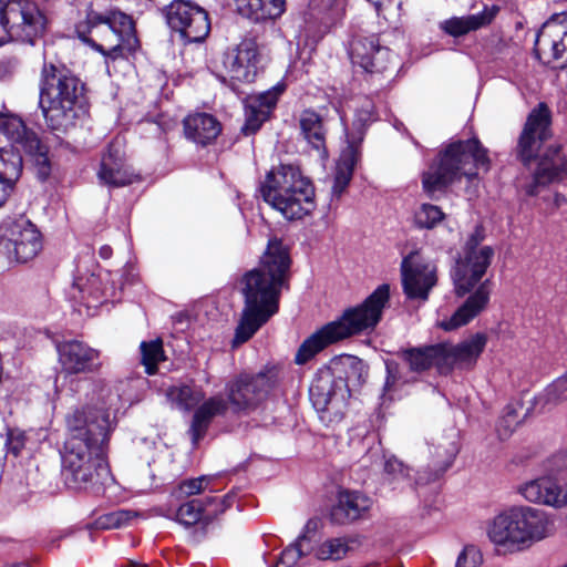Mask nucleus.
<instances>
[{
  "instance_id": "f257e3e1",
  "label": "nucleus",
  "mask_w": 567,
  "mask_h": 567,
  "mask_svg": "<svg viewBox=\"0 0 567 567\" xmlns=\"http://www.w3.org/2000/svg\"><path fill=\"white\" fill-rule=\"evenodd\" d=\"M115 395L104 381L93 383L95 406L75 410L66 417L68 437L62 452V478L75 491L96 488L112 481L106 462L111 429L109 408Z\"/></svg>"
},
{
  "instance_id": "f03ea898",
  "label": "nucleus",
  "mask_w": 567,
  "mask_h": 567,
  "mask_svg": "<svg viewBox=\"0 0 567 567\" xmlns=\"http://www.w3.org/2000/svg\"><path fill=\"white\" fill-rule=\"evenodd\" d=\"M389 301V286H379L361 305L346 309L340 318L324 324L298 349L296 363L303 364L326 347L373 329Z\"/></svg>"
},
{
  "instance_id": "7ed1b4c3",
  "label": "nucleus",
  "mask_w": 567,
  "mask_h": 567,
  "mask_svg": "<svg viewBox=\"0 0 567 567\" xmlns=\"http://www.w3.org/2000/svg\"><path fill=\"white\" fill-rule=\"evenodd\" d=\"M553 519L530 506H514L497 514L487 527L488 539L506 553H520L554 535Z\"/></svg>"
},
{
  "instance_id": "20e7f679",
  "label": "nucleus",
  "mask_w": 567,
  "mask_h": 567,
  "mask_svg": "<svg viewBox=\"0 0 567 567\" xmlns=\"http://www.w3.org/2000/svg\"><path fill=\"white\" fill-rule=\"evenodd\" d=\"M40 107L48 126L66 131L73 125L84 85L70 70L44 63L40 76Z\"/></svg>"
},
{
  "instance_id": "39448f33",
  "label": "nucleus",
  "mask_w": 567,
  "mask_h": 567,
  "mask_svg": "<svg viewBox=\"0 0 567 567\" xmlns=\"http://www.w3.org/2000/svg\"><path fill=\"white\" fill-rule=\"evenodd\" d=\"M0 132L13 143L10 147L0 148V182L12 190L22 172L20 148L32 157L39 178L47 179L51 173L48 148L33 132L25 128L21 118L0 113Z\"/></svg>"
},
{
  "instance_id": "423d86ee",
  "label": "nucleus",
  "mask_w": 567,
  "mask_h": 567,
  "mask_svg": "<svg viewBox=\"0 0 567 567\" xmlns=\"http://www.w3.org/2000/svg\"><path fill=\"white\" fill-rule=\"evenodd\" d=\"M487 151L476 138L450 144L422 175L423 190L433 197L461 177L473 178L478 171L488 169Z\"/></svg>"
},
{
  "instance_id": "0eeeda50",
  "label": "nucleus",
  "mask_w": 567,
  "mask_h": 567,
  "mask_svg": "<svg viewBox=\"0 0 567 567\" xmlns=\"http://www.w3.org/2000/svg\"><path fill=\"white\" fill-rule=\"evenodd\" d=\"M260 192L265 202L287 219H300L315 209V188L300 169L292 165H280L270 171Z\"/></svg>"
},
{
  "instance_id": "6e6552de",
  "label": "nucleus",
  "mask_w": 567,
  "mask_h": 567,
  "mask_svg": "<svg viewBox=\"0 0 567 567\" xmlns=\"http://www.w3.org/2000/svg\"><path fill=\"white\" fill-rule=\"evenodd\" d=\"M90 37L83 41L106 56L133 53L138 48V38L133 19L124 12L112 11L106 16L87 14Z\"/></svg>"
},
{
  "instance_id": "1a4fd4ad",
  "label": "nucleus",
  "mask_w": 567,
  "mask_h": 567,
  "mask_svg": "<svg viewBox=\"0 0 567 567\" xmlns=\"http://www.w3.org/2000/svg\"><path fill=\"white\" fill-rule=\"evenodd\" d=\"M241 292L245 297V308L236 329L235 346L248 341L278 310L277 286H245Z\"/></svg>"
},
{
  "instance_id": "9d476101",
  "label": "nucleus",
  "mask_w": 567,
  "mask_h": 567,
  "mask_svg": "<svg viewBox=\"0 0 567 567\" xmlns=\"http://www.w3.org/2000/svg\"><path fill=\"white\" fill-rule=\"evenodd\" d=\"M48 23L45 12L32 0H12L1 18L8 41L31 44L45 33Z\"/></svg>"
},
{
  "instance_id": "9b49d317",
  "label": "nucleus",
  "mask_w": 567,
  "mask_h": 567,
  "mask_svg": "<svg viewBox=\"0 0 567 567\" xmlns=\"http://www.w3.org/2000/svg\"><path fill=\"white\" fill-rule=\"evenodd\" d=\"M278 380L275 368H265L258 373H240L225 386L227 402L235 412L255 410Z\"/></svg>"
},
{
  "instance_id": "f8f14e48",
  "label": "nucleus",
  "mask_w": 567,
  "mask_h": 567,
  "mask_svg": "<svg viewBox=\"0 0 567 567\" xmlns=\"http://www.w3.org/2000/svg\"><path fill=\"white\" fill-rule=\"evenodd\" d=\"M41 249V234L29 219L20 216L4 224L0 251L4 250L9 259L25 262L34 258Z\"/></svg>"
},
{
  "instance_id": "ddd939ff",
  "label": "nucleus",
  "mask_w": 567,
  "mask_h": 567,
  "mask_svg": "<svg viewBox=\"0 0 567 567\" xmlns=\"http://www.w3.org/2000/svg\"><path fill=\"white\" fill-rule=\"evenodd\" d=\"M169 28L179 33L185 42H200L210 30L207 12L185 0H174L165 9Z\"/></svg>"
},
{
  "instance_id": "4468645a",
  "label": "nucleus",
  "mask_w": 567,
  "mask_h": 567,
  "mask_svg": "<svg viewBox=\"0 0 567 567\" xmlns=\"http://www.w3.org/2000/svg\"><path fill=\"white\" fill-rule=\"evenodd\" d=\"M535 51L554 69L567 66V12L555 14L537 34Z\"/></svg>"
},
{
  "instance_id": "2eb2a0df",
  "label": "nucleus",
  "mask_w": 567,
  "mask_h": 567,
  "mask_svg": "<svg viewBox=\"0 0 567 567\" xmlns=\"http://www.w3.org/2000/svg\"><path fill=\"white\" fill-rule=\"evenodd\" d=\"M290 258L282 243L272 238L268 241L261 269H254L244 276V284H285L290 279Z\"/></svg>"
},
{
  "instance_id": "dca6fc26",
  "label": "nucleus",
  "mask_w": 567,
  "mask_h": 567,
  "mask_svg": "<svg viewBox=\"0 0 567 567\" xmlns=\"http://www.w3.org/2000/svg\"><path fill=\"white\" fill-rule=\"evenodd\" d=\"M455 296L464 301L450 318L437 321L444 331L457 330L475 319L486 309L491 291L487 286H456Z\"/></svg>"
},
{
  "instance_id": "f3484780",
  "label": "nucleus",
  "mask_w": 567,
  "mask_h": 567,
  "mask_svg": "<svg viewBox=\"0 0 567 567\" xmlns=\"http://www.w3.org/2000/svg\"><path fill=\"white\" fill-rule=\"evenodd\" d=\"M550 112L546 104L540 103L528 115L518 138L517 153L526 164L530 162L540 145L550 136Z\"/></svg>"
},
{
  "instance_id": "a211bd4d",
  "label": "nucleus",
  "mask_w": 567,
  "mask_h": 567,
  "mask_svg": "<svg viewBox=\"0 0 567 567\" xmlns=\"http://www.w3.org/2000/svg\"><path fill=\"white\" fill-rule=\"evenodd\" d=\"M55 347L62 372L66 374L92 373L102 365L100 351L82 341L66 340Z\"/></svg>"
},
{
  "instance_id": "6ab92c4d",
  "label": "nucleus",
  "mask_w": 567,
  "mask_h": 567,
  "mask_svg": "<svg viewBox=\"0 0 567 567\" xmlns=\"http://www.w3.org/2000/svg\"><path fill=\"white\" fill-rule=\"evenodd\" d=\"M259 52L255 40L245 39L224 54L225 74L238 82H251L257 74Z\"/></svg>"
},
{
  "instance_id": "aec40b11",
  "label": "nucleus",
  "mask_w": 567,
  "mask_h": 567,
  "mask_svg": "<svg viewBox=\"0 0 567 567\" xmlns=\"http://www.w3.org/2000/svg\"><path fill=\"white\" fill-rule=\"evenodd\" d=\"M487 343V337L484 333H475L468 339L457 343L441 344V367L443 373L451 372L454 368L465 369L473 367Z\"/></svg>"
},
{
  "instance_id": "412c9836",
  "label": "nucleus",
  "mask_w": 567,
  "mask_h": 567,
  "mask_svg": "<svg viewBox=\"0 0 567 567\" xmlns=\"http://www.w3.org/2000/svg\"><path fill=\"white\" fill-rule=\"evenodd\" d=\"M350 56L353 64L374 73L388 69L392 54L386 47L380 44L377 35H369L358 37L352 41Z\"/></svg>"
},
{
  "instance_id": "4be33fe9",
  "label": "nucleus",
  "mask_w": 567,
  "mask_h": 567,
  "mask_svg": "<svg viewBox=\"0 0 567 567\" xmlns=\"http://www.w3.org/2000/svg\"><path fill=\"white\" fill-rule=\"evenodd\" d=\"M517 492L528 502L561 508L567 505V491L553 476H542L520 484Z\"/></svg>"
},
{
  "instance_id": "5701e85b",
  "label": "nucleus",
  "mask_w": 567,
  "mask_h": 567,
  "mask_svg": "<svg viewBox=\"0 0 567 567\" xmlns=\"http://www.w3.org/2000/svg\"><path fill=\"white\" fill-rule=\"evenodd\" d=\"M99 178L102 183L112 186L131 184L135 175L127 164L125 153L120 141L110 144L107 152L102 156Z\"/></svg>"
},
{
  "instance_id": "b1692460",
  "label": "nucleus",
  "mask_w": 567,
  "mask_h": 567,
  "mask_svg": "<svg viewBox=\"0 0 567 567\" xmlns=\"http://www.w3.org/2000/svg\"><path fill=\"white\" fill-rule=\"evenodd\" d=\"M565 176H567V161L561 154L560 145L553 144L542 156L534 173V182L526 187V193L535 196L538 194V186H546L549 183L563 179Z\"/></svg>"
},
{
  "instance_id": "393cba45",
  "label": "nucleus",
  "mask_w": 567,
  "mask_h": 567,
  "mask_svg": "<svg viewBox=\"0 0 567 567\" xmlns=\"http://www.w3.org/2000/svg\"><path fill=\"white\" fill-rule=\"evenodd\" d=\"M482 239L483 236L478 229H476V231L468 239L466 244V260L457 262L456 266V272L461 275L458 278L460 281L466 280L467 284H473L478 281L485 274L486 268L489 265L493 250L489 247H483L476 251L475 249Z\"/></svg>"
},
{
  "instance_id": "a878e982",
  "label": "nucleus",
  "mask_w": 567,
  "mask_h": 567,
  "mask_svg": "<svg viewBox=\"0 0 567 567\" xmlns=\"http://www.w3.org/2000/svg\"><path fill=\"white\" fill-rule=\"evenodd\" d=\"M372 506V499L359 492L342 491L331 509V519L337 524H348L361 518Z\"/></svg>"
},
{
  "instance_id": "bb28decb",
  "label": "nucleus",
  "mask_w": 567,
  "mask_h": 567,
  "mask_svg": "<svg viewBox=\"0 0 567 567\" xmlns=\"http://www.w3.org/2000/svg\"><path fill=\"white\" fill-rule=\"evenodd\" d=\"M402 284H436L439 280L436 265L415 250L401 262Z\"/></svg>"
},
{
  "instance_id": "cd10ccee",
  "label": "nucleus",
  "mask_w": 567,
  "mask_h": 567,
  "mask_svg": "<svg viewBox=\"0 0 567 567\" xmlns=\"http://www.w3.org/2000/svg\"><path fill=\"white\" fill-rule=\"evenodd\" d=\"M184 134L187 140L206 146L213 143L221 132V125L210 114L195 113L183 121Z\"/></svg>"
},
{
  "instance_id": "c85d7f7f",
  "label": "nucleus",
  "mask_w": 567,
  "mask_h": 567,
  "mask_svg": "<svg viewBox=\"0 0 567 567\" xmlns=\"http://www.w3.org/2000/svg\"><path fill=\"white\" fill-rule=\"evenodd\" d=\"M228 408L229 404L227 400L219 394L208 398L198 405L193 415L189 429L194 444H197L198 441L204 437L213 419L225 415Z\"/></svg>"
},
{
  "instance_id": "c756f323",
  "label": "nucleus",
  "mask_w": 567,
  "mask_h": 567,
  "mask_svg": "<svg viewBox=\"0 0 567 567\" xmlns=\"http://www.w3.org/2000/svg\"><path fill=\"white\" fill-rule=\"evenodd\" d=\"M298 122L301 135L307 144L311 146L320 157H326L327 128L324 127L322 116L316 111L307 109L300 113Z\"/></svg>"
},
{
  "instance_id": "7c9ffc66",
  "label": "nucleus",
  "mask_w": 567,
  "mask_h": 567,
  "mask_svg": "<svg viewBox=\"0 0 567 567\" xmlns=\"http://www.w3.org/2000/svg\"><path fill=\"white\" fill-rule=\"evenodd\" d=\"M309 394L313 406L318 411H326L338 396L343 399V381H337L330 372H323L312 381Z\"/></svg>"
},
{
  "instance_id": "2f4dec72",
  "label": "nucleus",
  "mask_w": 567,
  "mask_h": 567,
  "mask_svg": "<svg viewBox=\"0 0 567 567\" xmlns=\"http://www.w3.org/2000/svg\"><path fill=\"white\" fill-rule=\"evenodd\" d=\"M278 93L266 92L258 97H251L246 105V122L243 132L246 135L256 133L268 118L277 103Z\"/></svg>"
},
{
  "instance_id": "473e14b6",
  "label": "nucleus",
  "mask_w": 567,
  "mask_h": 567,
  "mask_svg": "<svg viewBox=\"0 0 567 567\" xmlns=\"http://www.w3.org/2000/svg\"><path fill=\"white\" fill-rule=\"evenodd\" d=\"M497 9L485 8L482 12L466 17H453L441 23V29L452 37H462L471 31L488 25L495 18Z\"/></svg>"
},
{
  "instance_id": "72a5a7b5",
  "label": "nucleus",
  "mask_w": 567,
  "mask_h": 567,
  "mask_svg": "<svg viewBox=\"0 0 567 567\" xmlns=\"http://www.w3.org/2000/svg\"><path fill=\"white\" fill-rule=\"evenodd\" d=\"M441 344H433L421 348H412L402 351L401 357L409 364L411 371L422 372L432 367H435L441 373Z\"/></svg>"
},
{
  "instance_id": "f704fd0d",
  "label": "nucleus",
  "mask_w": 567,
  "mask_h": 567,
  "mask_svg": "<svg viewBox=\"0 0 567 567\" xmlns=\"http://www.w3.org/2000/svg\"><path fill=\"white\" fill-rule=\"evenodd\" d=\"M360 153L358 146L349 144L341 153L336 167V174L332 185V196L340 198L347 189L358 163Z\"/></svg>"
},
{
  "instance_id": "c9c22d12",
  "label": "nucleus",
  "mask_w": 567,
  "mask_h": 567,
  "mask_svg": "<svg viewBox=\"0 0 567 567\" xmlns=\"http://www.w3.org/2000/svg\"><path fill=\"white\" fill-rule=\"evenodd\" d=\"M217 503L216 497H207L205 501L200 499H192L182 504L176 513L177 520L186 526L195 525L199 522L204 515L207 513V516L216 515L218 512H223L224 507L220 509H212L208 507Z\"/></svg>"
},
{
  "instance_id": "e433bc0d",
  "label": "nucleus",
  "mask_w": 567,
  "mask_h": 567,
  "mask_svg": "<svg viewBox=\"0 0 567 567\" xmlns=\"http://www.w3.org/2000/svg\"><path fill=\"white\" fill-rule=\"evenodd\" d=\"M167 395L173 403L183 410H190L204 400L202 390L188 385L173 386L168 390Z\"/></svg>"
},
{
  "instance_id": "4c0bfd02",
  "label": "nucleus",
  "mask_w": 567,
  "mask_h": 567,
  "mask_svg": "<svg viewBox=\"0 0 567 567\" xmlns=\"http://www.w3.org/2000/svg\"><path fill=\"white\" fill-rule=\"evenodd\" d=\"M565 400H567V372L545 389L544 393L537 398V404L545 408L546 405H556Z\"/></svg>"
},
{
  "instance_id": "58836bf2",
  "label": "nucleus",
  "mask_w": 567,
  "mask_h": 567,
  "mask_svg": "<svg viewBox=\"0 0 567 567\" xmlns=\"http://www.w3.org/2000/svg\"><path fill=\"white\" fill-rule=\"evenodd\" d=\"M349 551V545L344 538H331L320 544L315 555L320 560H338L343 558Z\"/></svg>"
},
{
  "instance_id": "ea45409f",
  "label": "nucleus",
  "mask_w": 567,
  "mask_h": 567,
  "mask_svg": "<svg viewBox=\"0 0 567 567\" xmlns=\"http://www.w3.org/2000/svg\"><path fill=\"white\" fill-rule=\"evenodd\" d=\"M444 218V214L439 206L423 204L414 214V223L420 228L432 229Z\"/></svg>"
},
{
  "instance_id": "a19ab883",
  "label": "nucleus",
  "mask_w": 567,
  "mask_h": 567,
  "mask_svg": "<svg viewBox=\"0 0 567 567\" xmlns=\"http://www.w3.org/2000/svg\"><path fill=\"white\" fill-rule=\"evenodd\" d=\"M144 371L147 374L157 372V364L166 360L162 340L157 339L148 343L144 342Z\"/></svg>"
},
{
  "instance_id": "79ce46f5",
  "label": "nucleus",
  "mask_w": 567,
  "mask_h": 567,
  "mask_svg": "<svg viewBox=\"0 0 567 567\" xmlns=\"http://www.w3.org/2000/svg\"><path fill=\"white\" fill-rule=\"evenodd\" d=\"M74 291L72 297L79 299L87 310L95 309L103 303L101 296V286H72Z\"/></svg>"
},
{
  "instance_id": "37998d69",
  "label": "nucleus",
  "mask_w": 567,
  "mask_h": 567,
  "mask_svg": "<svg viewBox=\"0 0 567 567\" xmlns=\"http://www.w3.org/2000/svg\"><path fill=\"white\" fill-rule=\"evenodd\" d=\"M213 481L212 476L203 475L196 478H189L183 481L177 488V497L178 498H187L193 495H198L205 492Z\"/></svg>"
},
{
  "instance_id": "c03bdc74",
  "label": "nucleus",
  "mask_w": 567,
  "mask_h": 567,
  "mask_svg": "<svg viewBox=\"0 0 567 567\" xmlns=\"http://www.w3.org/2000/svg\"><path fill=\"white\" fill-rule=\"evenodd\" d=\"M137 517V512L121 509L100 517L99 525L104 529L120 528L127 525L131 519H136Z\"/></svg>"
},
{
  "instance_id": "a18cd8bd",
  "label": "nucleus",
  "mask_w": 567,
  "mask_h": 567,
  "mask_svg": "<svg viewBox=\"0 0 567 567\" xmlns=\"http://www.w3.org/2000/svg\"><path fill=\"white\" fill-rule=\"evenodd\" d=\"M306 537H301L295 545L286 548L279 558V561L275 567H292L303 556V543Z\"/></svg>"
},
{
  "instance_id": "49530a36",
  "label": "nucleus",
  "mask_w": 567,
  "mask_h": 567,
  "mask_svg": "<svg viewBox=\"0 0 567 567\" xmlns=\"http://www.w3.org/2000/svg\"><path fill=\"white\" fill-rule=\"evenodd\" d=\"M482 561L481 550L474 545H468L458 555L455 567H480Z\"/></svg>"
},
{
  "instance_id": "de8ad7c7",
  "label": "nucleus",
  "mask_w": 567,
  "mask_h": 567,
  "mask_svg": "<svg viewBox=\"0 0 567 567\" xmlns=\"http://www.w3.org/2000/svg\"><path fill=\"white\" fill-rule=\"evenodd\" d=\"M259 2L262 7L259 21L276 19L285 11V0H260Z\"/></svg>"
},
{
  "instance_id": "09e8293b",
  "label": "nucleus",
  "mask_w": 567,
  "mask_h": 567,
  "mask_svg": "<svg viewBox=\"0 0 567 567\" xmlns=\"http://www.w3.org/2000/svg\"><path fill=\"white\" fill-rule=\"evenodd\" d=\"M259 1L260 0H235V4L241 16L258 22L259 14L262 13V7Z\"/></svg>"
},
{
  "instance_id": "8fccbe9b",
  "label": "nucleus",
  "mask_w": 567,
  "mask_h": 567,
  "mask_svg": "<svg viewBox=\"0 0 567 567\" xmlns=\"http://www.w3.org/2000/svg\"><path fill=\"white\" fill-rule=\"evenodd\" d=\"M410 467L404 465L400 460L394 456L389 457L384 464V472L392 477V480H405L410 477Z\"/></svg>"
},
{
  "instance_id": "3c124183",
  "label": "nucleus",
  "mask_w": 567,
  "mask_h": 567,
  "mask_svg": "<svg viewBox=\"0 0 567 567\" xmlns=\"http://www.w3.org/2000/svg\"><path fill=\"white\" fill-rule=\"evenodd\" d=\"M25 445L24 432L18 429H9L7 432L6 446L8 452L18 456Z\"/></svg>"
},
{
  "instance_id": "603ef678",
  "label": "nucleus",
  "mask_w": 567,
  "mask_h": 567,
  "mask_svg": "<svg viewBox=\"0 0 567 567\" xmlns=\"http://www.w3.org/2000/svg\"><path fill=\"white\" fill-rule=\"evenodd\" d=\"M517 424L516 416L514 413L508 412L505 416L499 421L497 431L501 437L505 439L511 435Z\"/></svg>"
},
{
  "instance_id": "864d4df0",
  "label": "nucleus",
  "mask_w": 567,
  "mask_h": 567,
  "mask_svg": "<svg viewBox=\"0 0 567 567\" xmlns=\"http://www.w3.org/2000/svg\"><path fill=\"white\" fill-rule=\"evenodd\" d=\"M432 286H403L404 293L409 299L426 300Z\"/></svg>"
},
{
  "instance_id": "5fc2aeb1",
  "label": "nucleus",
  "mask_w": 567,
  "mask_h": 567,
  "mask_svg": "<svg viewBox=\"0 0 567 567\" xmlns=\"http://www.w3.org/2000/svg\"><path fill=\"white\" fill-rule=\"evenodd\" d=\"M386 371H388V377H386L385 388L391 389L398 381V364L388 363Z\"/></svg>"
},
{
  "instance_id": "6e6d98bb",
  "label": "nucleus",
  "mask_w": 567,
  "mask_h": 567,
  "mask_svg": "<svg viewBox=\"0 0 567 567\" xmlns=\"http://www.w3.org/2000/svg\"><path fill=\"white\" fill-rule=\"evenodd\" d=\"M10 192L11 190L8 188V186L0 182V206L3 205V203L6 202V199L9 196Z\"/></svg>"
},
{
  "instance_id": "4d7b16f0",
  "label": "nucleus",
  "mask_w": 567,
  "mask_h": 567,
  "mask_svg": "<svg viewBox=\"0 0 567 567\" xmlns=\"http://www.w3.org/2000/svg\"><path fill=\"white\" fill-rule=\"evenodd\" d=\"M112 254V249L109 246H103L100 249V256L104 259H107Z\"/></svg>"
},
{
  "instance_id": "13d9d810",
  "label": "nucleus",
  "mask_w": 567,
  "mask_h": 567,
  "mask_svg": "<svg viewBox=\"0 0 567 567\" xmlns=\"http://www.w3.org/2000/svg\"><path fill=\"white\" fill-rule=\"evenodd\" d=\"M566 203H567V198L564 195H561V194H556L555 195V204H556V206L559 207V206H561V205H564Z\"/></svg>"
},
{
  "instance_id": "bf43d9fd",
  "label": "nucleus",
  "mask_w": 567,
  "mask_h": 567,
  "mask_svg": "<svg viewBox=\"0 0 567 567\" xmlns=\"http://www.w3.org/2000/svg\"><path fill=\"white\" fill-rule=\"evenodd\" d=\"M127 567H142V566L138 563H136V561L130 560L127 563Z\"/></svg>"
},
{
  "instance_id": "052dcab7",
  "label": "nucleus",
  "mask_w": 567,
  "mask_h": 567,
  "mask_svg": "<svg viewBox=\"0 0 567 567\" xmlns=\"http://www.w3.org/2000/svg\"><path fill=\"white\" fill-rule=\"evenodd\" d=\"M9 42L6 34L3 37H0V47L4 43Z\"/></svg>"
},
{
  "instance_id": "680f3d73",
  "label": "nucleus",
  "mask_w": 567,
  "mask_h": 567,
  "mask_svg": "<svg viewBox=\"0 0 567 567\" xmlns=\"http://www.w3.org/2000/svg\"><path fill=\"white\" fill-rule=\"evenodd\" d=\"M183 315H178L177 318H178V321L183 320Z\"/></svg>"
},
{
  "instance_id": "e2e57ef3",
  "label": "nucleus",
  "mask_w": 567,
  "mask_h": 567,
  "mask_svg": "<svg viewBox=\"0 0 567 567\" xmlns=\"http://www.w3.org/2000/svg\"><path fill=\"white\" fill-rule=\"evenodd\" d=\"M144 567H146V566L144 565Z\"/></svg>"
}]
</instances>
